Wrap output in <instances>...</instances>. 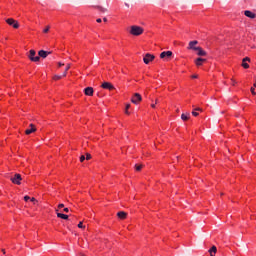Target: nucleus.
<instances>
[{"mask_svg":"<svg viewBox=\"0 0 256 256\" xmlns=\"http://www.w3.org/2000/svg\"><path fill=\"white\" fill-rule=\"evenodd\" d=\"M35 55H37V52L35 50H30L28 58L30 59V61H33L34 63H37V62L40 61V57L35 56Z\"/></svg>","mask_w":256,"mask_h":256,"instance_id":"f03ea898","label":"nucleus"},{"mask_svg":"<svg viewBox=\"0 0 256 256\" xmlns=\"http://www.w3.org/2000/svg\"><path fill=\"white\" fill-rule=\"evenodd\" d=\"M57 217L59 218V219H64V220H67V219H69V215H67V214H63V213H57Z\"/></svg>","mask_w":256,"mask_h":256,"instance_id":"f3484780","label":"nucleus"},{"mask_svg":"<svg viewBox=\"0 0 256 256\" xmlns=\"http://www.w3.org/2000/svg\"><path fill=\"white\" fill-rule=\"evenodd\" d=\"M189 117H191L190 113H186V114L181 115L182 121H189Z\"/></svg>","mask_w":256,"mask_h":256,"instance_id":"a211bd4d","label":"nucleus"},{"mask_svg":"<svg viewBox=\"0 0 256 256\" xmlns=\"http://www.w3.org/2000/svg\"><path fill=\"white\" fill-rule=\"evenodd\" d=\"M35 131H37V128L35 127V125L30 124V129H26L25 134L31 135V133H35Z\"/></svg>","mask_w":256,"mask_h":256,"instance_id":"ddd939ff","label":"nucleus"},{"mask_svg":"<svg viewBox=\"0 0 256 256\" xmlns=\"http://www.w3.org/2000/svg\"><path fill=\"white\" fill-rule=\"evenodd\" d=\"M29 199H31V197H29V196H24V201H29Z\"/></svg>","mask_w":256,"mask_h":256,"instance_id":"72a5a7b5","label":"nucleus"},{"mask_svg":"<svg viewBox=\"0 0 256 256\" xmlns=\"http://www.w3.org/2000/svg\"><path fill=\"white\" fill-rule=\"evenodd\" d=\"M2 253L5 255V249H2Z\"/></svg>","mask_w":256,"mask_h":256,"instance_id":"49530a36","label":"nucleus"},{"mask_svg":"<svg viewBox=\"0 0 256 256\" xmlns=\"http://www.w3.org/2000/svg\"><path fill=\"white\" fill-rule=\"evenodd\" d=\"M103 22L107 23V18L106 17L103 18Z\"/></svg>","mask_w":256,"mask_h":256,"instance_id":"a19ab883","label":"nucleus"},{"mask_svg":"<svg viewBox=\"0 0 256 256\" xmlns=\"http://www.w3.org/2000/svg\"><path fill=\"white\" fill-rule=\"evenodd\" d=\"M152 109H155V104H151Z\"/></svg>","mask_w":256,"mask_h":256,"instance_id":"a18cd8bd","label":"nucleus"},{"mask_svg":"<svg viewBox=\"0 0 256 256\" xmlns=\"http://www.w3.org/2000/svg\"><path fill=\"white\" fill-rule=\"evenodd\" d=\"M153 59H155V55L147 53L144 56L143 61H144L145 65H149V63H151V61H153Z\"/></svg>","mask_w":256,"mask_h":256,"instance_id":"39448f33","label":"nucleus"},{"mask_svg":"<svg viewBox=\"0 0 256 256\" xmlns=\"http://www.w3.org/2000/svg\"><path fill=\"white\" fill-rule=\"evenodd\" d=\"M85 159H86V158H85V155L80 156V162H81V163H83V161H85Z\"/></svg>","mask_w":256,"mask_h":256,"instance_id":"c85d7f7f","label":"nucleus"},{"mask_svg":"<svg viewBox=\"0 0 256 256\" xmlns=\"http://www.w3.org/2000/svg\"><path fill=\"white\" fill-rule=\"evenodd\" d=\"M119 219H127V213L125 211H120L117 213Z\"/></svg>","mask_w":256,"mask_h":256,"instance_id":"dca6fc26","label":"nucleus"},{"mask_svg":"<svg viewBox=\"0 0 256 256\" xmlns=\"http://www.w3.org/2000/svg\"><path fill=\"white\" fill-rule=\"evenodd\" d=\"M63 76L61 75H54L53 79L54 81H59V79H62Z\"/></svg>","mask_w":256,"mask_h":256,"instance_id":"5701e85b","label":"nucleus"},{"mask_svg":"<svg viewBox=\"0 0 256 256\" xmlns=\"http://www.w3.org/2000/svg\"><path fill=\"white\" fill-rule=\"evenodd\" d=\"M242 67H243L244 69H249V65L247 64V62H245V61H243V60H242Z\"/></svg>","mask_w":256,"mask_h":256,"instance_id":"4be33fe9","label":"nucleus"},{"mask_svg":"<svg viewBox=\"0 0 256 256\" xmlns=\"http://www.w3.org/2000/svg\"><path fill=\"white\" fill-rule=\"evenodd\" d=\"M205 61H207V59H205V58H197L196 60H195V65L197 66V67H201V65H203V63H205Z\"/></svg>","mask_w":256,"mask_h":256,"instance_id":"4468645a","label":"nucleus"},{"mask_svg":"<svg viewBox=\"0 0 256 256\" xmlns=\"http://www.w3.org/2000/svg\"><path fill=\"white\" fill-rule=\"evenodd\" d=\"M6 23L13 27L14 29H19V22L13 18L6 19Z\"/></svg>","mask_w":256,"mask_h":256,"instance_id":"20e7f679","label":"nucleus"},{"mask_svg":"<svg viewBox=\"0 0 256 256\" xmlns=\"http://www.w3.org/2000/svg\"><path fill=\"white\" fill-rule=\"evenodd\" d=\"M64 213H69V208H64Z\"/></svg>","mask_w":256,"mask_h":256,"instance_id":"c9c22d12","label":"nucleus"},{"mask_svg":"<svg viewBox=\"0 0 256 256\" xmlns=\"http://www.w3.org/2000/svg\"><path fill=\"white\" fill-rule=\"evenodd\" d=\"M96 21H97V23H101L102 22L101 18H98Z\"/></svg>","mask_w":256,"mask_h":256,"instance_id":"58836bf2","label":"nucleus"},{"mask_svg":"<svg viewBox=\"0 0 256 256\" xmlns=\"http://www.w3.org/2000/svg\"><path fill=\"white\" fill-rule=\"evenodd\" d=\"M169 57H173V52L164 51L160 54V59H169Z\"/></svg>","mask_w":256,"mask_h":256,"instance_id":"1a4fd4ad","label":"nucleus"},{"mask_svg":"<svg viewBox=\"0 0 256 256\" xmlns=\"http://www.w3.org/2000/svg\"><path fill=\"white\" fill-rule=\"evenodd\" d=\"M130 34L136 37L139 35H143V28L141 26H131Z\"/></svg>","mask_w":256,"mask_h":256,"instance_id":"f257e3e1","label":"nucleus"},{"mask_svg":"<svg viewBox=\"0 0 256 256\" xmlns=\"http://www.w3.org/2000/svg\"><path fill=\"white\" fill-rule=\"evenodd\" d=\"M102 89H108V91H113V89H115V86H113V84H111L110 82H104L101 85Z\"/></svg>","mask_w":256,"mask_h":256,"instance_id":"0eeeda50","label":"nucleus"},{"mask_svg":"<svg viewBox=\"0 0 256 256\" xmlns=\"http://www.w3.org/2000/svg\"><path fill=\"white\" fill-rule=\"evenodd\" d=\"M49 29H51L50 26H47L44 30H43V33H49Z\"/></svg>","mask_w":256,"mask_h":256,"instance_id":"a878e982","label":"nucleus"},{"mask_svg":"<svg viewBox=\"0 0 256 256\" xmlns=\"http://www.w3.org/2000/svg\"><path fill=\"white\" fill-rule=\"evenodd\" d=\"M208 253L215 255V253H217V247L216 246H212L210 250H208Z\"/></svg>","mask_w":256,"mask_h":256,"instance_id":"6ab92c4d","label":"nucleus"},{"mask_svg":"<svg viewBox=\"0 0 256 256\" xmlns=\"http://www.w3.org/2000/svg\"><path fill=\"white\" fill-rule=\"evenodd\" d=\"M142 99L143 98L141 97V94L135 93L134 96L131 99V102L134 103V105H137L139 102L142 101Z\"/></svg>","mask_w":256,"mask_h":256,"instance_id":"423d86ee","label":"nucleus"},{"mask_svg":"<svg viewBox=\"0 0 256 256\" xmlns=\"http://www.w3.org/2000/svg\"><path fill=\"white\" fill-rule=\"evenodd\" d=\"M243 61H245V62H247V61H248V63H249V62H251V58H249V57H245V58H243Z\"/></svg>","mask_w":256,"mask_h":256,"instance_id":"bb28decb","label":"nucleus"},{"mask_svg":"<svg viewBox=\"0 0 256 256\" xmlns=\"http://www.w3.org/2000/svg\"><path fill=\"white\" fill-rule=\"evenodd\" d=\"M125 113H126V115H129V110L126 109V110H125Z\"/></svg>","mask_w":256,"mask_h":256,"instance_id":"c03bdc74","label":"nucleus"},{"mask_svg":"<svg viewBox=\"0 0 256 256\" xmlns=\"http://www.w3.org/2000/svg\"><path fill=\"white\" fill-rule=\"evenodd\" d=\"M91 159V154L87 153L86 154V161H89Z\"/></svg>","mask_w":256,"mask_h":256,"instance_id":"cd10ccee","label":"nucleus"},{"mask_svg":"<svg viewBox=\"0 0 256 256\" xmlns=\"http://www.w3.org/2000/svg\"><path fill=\"white\" fill-rule=\"evenodd\" d=\"M63 65H65V64H63L61 62L58 63V67H63Z\"/></svg>","mask_w":256,"mask_h":256,"instance_id":"e433bc0d","label":"nucleus"},{"mask_svg":"<svg viewBox=\"0 0 256 256\" xmlns=\"http://www.w3.org/2000/svg\"><path fill=\"white\" fill-rule=\"evenodd\" d=\"M135 169H136V171H141V169H143V165L136 164Z\"/></svg>","mask_w":256,"mask_h":256,"instance_id":"412c9836","label":"nucleus"},{"mask_svg":"<svg viewBox=\"0 0 256 256\" xmlns=\"http://www.w3.org/2000/svg\"><path fill=\"white\" fill-rule=\"evenodd\" d=\"M84 93L85 95H87L88 97H93V87H87L84 89Z\"/></svg>","mask_w":256,"mask_h":256,"instance_id":"f8f14e48","label":"nucleus"},{"mask_svg":"<svg viewBox=\"0 0 256 256\" xmlns=\"http://www.w3.org/2000/svg\"><path fill=\"white\" fill-rule=\"evenodd\" d=\"M197 75H192V79H197Z\"/></svg>","mask_w":256,"mask_h":256,"instance_id":"79ce46f5","label":"nucleus"},{"mask_svg":"<svg viewBox=\"0 0 256 256\" xmlns=\"http://www.w3.org/2000/svg\"><path fill=\"white\" fill-rule=\"evenodd\" d=\"M237 83L235 80L232 79V85H235Z\"/></svg>","mask_w":256,"mask_h":256,"instance_id":"37998d69","label":"nucleus"},{"mask_svg":"<svg viewBox=\"0 0 256 256\" xmlns=\"http://www.w3.org/2000/svg\"><path fill=\"white\" fill-rule=\"evenodd\" d=\"M192 115L194 117H198L199 116V113H197V110L194 109V111H192Z\"/></svg>","mask_w":256,"mask_h":256,"instance_id":"393cba45","label":"nucleus"},{"mask_svg":"<svg viewBox=\"0 0 256 256\" xmlns=\"http://www.w3.org/2000/svg\"><path fill=\"white\" fill-rule=\"evenodd\" d=\"M63 207H65V204H59L58 205V209H63Z\"/></svg>","mask_w":256,"mask_h":256,"instance_id":"473e14b6","label":"nucleus"},{"mask_svg":"<svg viewBox=\"0 0 256 256\" xmlns=\"http://www.w3.org/2000/svg\"><path fill=\"white\" fill-rule=\"evenodd\" d=\"M197 51V55L199 57H207V52L205 50H203V48L198 47Z\"/></svg>","mask_w":256,"mask_h":256,"instance_id":"9b49d317","label":"nucleus"},{"mask_svg":"<svg viewBox=\"0 0 256 256\" xmlns=\"http://www.w3.org/2000/svg\"><path fill=\"white\" fill-rule=\"evenodd\" d=\"M51 55V52L49 51H45V50H40L38 52V57L42 58V59H47V56Z\"/></svg>","mask_w":256,"mask_h":256,"instance_id":"9d476101","label":"nucleus"},{"mask_svg":"<svg viewBox=\"0 0 256 256\" xmlns=\"http://www.w3.org/2000/svg\"><path fill=\"white\" fill-rule=\"evenodd\" d=\"M62 77H67V72H66V71H65V72H63Z\"/></svg>","mask_w":256,"mask_h":256,"instance_id":"4c0bfd02","label":"nucleus"},{"mask_svg":"<svg viewBox=\"0 0 256 256\" xmlns=\"http://www.w3.org/2000/svg\"><path fill=\"white\" fill-rule=\"evenodd\" d=\"M129 109H131V104L126 105V110H129Z\"/></svg>","mask_w":256,"mask_h":256,"instance_id":"f704fd0d","label":"nucleus"},{"mask_svg":"<svg viewBox=\"0 0 256 256\" xmlns=\"http://www.w3.org/2000/svg\"><path fill=\"white\" fill-rule=\"evenodd\" d=\"M244 15H245L246 17H249L250 19H255V13H253V12H251V11H249V10H246V11L244 12Z\"/></svg>","mask_w":256,"mask_h":256,"instance_id":"2eb2a0df","label":"nucleus"},{"mask_svg":"<svg viewBox=\"0 0 256 256\" xmlns=\"http://www.w3.org/2000/svg\"><path fill=\"white\" fill-rule=\"evenodd\" d=\"M96 9H99L101 13H107V8H103V6H96Z\"/></svg>","mask_w":256,"mask_h":256,"instance_id":"aec40b11","label":"nucleus"},{"mask_svg":"<svg viewBox=\"0 0 256 256\" xmlns=\"http://www.w3.org/2000/svg\"><path fill=\"white\" fill-rule=\"evenodd\" d=\"M69 69H71V64H68V65L66 66L65 71L67 72V71H69Z\"/></svg>","mask_w":256,"mask_h":256,"instance_id":"c756f323","label":"nucleus"},{"mask_svg":"<svg viewBox=\"0 0 256 256\" xmlns=\"http://www.w3.org/2000/svg\"><path fill=\"white\" fill-rule=\"evenodd\" d=\"M251 93H252V95H256L255 88H251Z\"/></svg>","mask_w":256,"mask_h":256,"instance_id":"2f4dec72","label":"nucleus"},{"mask_svg":"<svg viewBox=\"0 0 256 256\" xmlns=\"http://www.w3.org/2000/svg\"><path fill=\"white\" fill-rule=\"evenodd\" d=\"M78 228L79 229H85V226L83 225V222H79Z\"/></svg>","mask_w":256,"mask_h":256,"instance_id":"b1692460","label":"nucleus"},{"mask_svg":"<svg viewBox=\"0 0 256 256\" xmlns=\"http://www.w3.org/2000/svg\"><path fill=\"white\" fill-rule=\"evenodd\" d=\"M198 43L199 42L197 40L190 41L188 45V49L192 51H196L199 47H196L195 45H198Z\"/></svg>","mask_w":256,"mask_h":256,"instance_id":"6e6552de","label":"nucleus"},{"mask_svg":"<svg viewBox=\"0 0 256 256\" xmlns=\"http://www.w3.org/2000/svg\"><path fill=\"white\" fill-rule=\"evenodd\" d=\"M22 180H23V178L21 177V174H15L14 176H12L10 178V181H12V183H14V185H21Z\"/></svg>","mask_w":256,"mask_h":256,"instance_id":"7ed1b4c3","label":"nucleus"},{"mask_svg":"<svg viewBox=\"0 0 256 256\" xmlns=\"http://www.w3.org/2000/svg\"><path fill=\"white\" fill-rule=\"evenodd\" d=\"M195 111H203L201 108H195Z\"/></svg>","mask_w":256,"mask_h":256,"instance_id":"ea45409f","label":"nucleus"},{"mask_svg":"<svg viewBox=\"0 0 256 256\" xmlns=\"http://www.w3.org/2000/svg\"><path fill=\"white\" fill-rule=\"evenodd\" d=\"M31 201H32V203H34V205H37V199L31 198Z\"/></svg>","mask_w":256,"mask_h":256,"instance_id":"7c9ffc66","label":"nucleus"},{"mask_svg":"<svg viewBox=\"0 0 256 256\" xmlns=\"http://www.w3.org/2000/svg\"><path fill=\"white\" fill-rule=\"evenodd\" d=\"M155 103H159V100H156Z\"/></svg>","mask_w":256,"mask_h":256,"instance_id":"de8ad7c7","label":"nucleus"},{"mask_svg":"<svg viewBox=\"0 0 256 256\" xmlns=\"http://www.w3.org/2000/svg\"><path fill=\"white\" fill-rule=\"evenodd\" d=\"M210 256H215L214 253L210 254Z\"/></svg>","mask_w":256,"mask_h":256,"instance_id":"09e8293b","label":"nucleus"}]
</instances>
